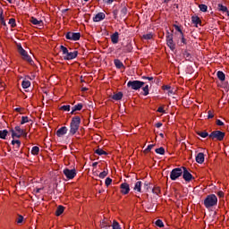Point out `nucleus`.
Listing matches in <instances>:
<instances>
[{
	"label": "nucleus",
	"instance_id": "obj_51",
	"mask_svg": "<svg viewBox=\"0 0 229 229\" xmlns=\"http://www.w3.org/2000/svg\"><path fill=\"white\" fill-rule=\"evenodd\" d=\"M180 37V38H181V43L183 45V46H185L186 44H187V39L185 38V36H183V34H182V36H179Z\"/></svg>",
	"mask_w": 229,
	"mask_h": 229
},
{
	"label": "nucleus",
	"instance_id": "obj_28",
	"mask_svg": "<svg viewBox=\"0 0 229 229\" xmlns=\"http://www.w3.org/2000/svg\"><path fill=\"white\" fill-rule=\"evenodd\" d=\"M141 187H142V182L138 181V182L135 183L134 191H137V192H141Z\"/></svg>",
	"mask_w": 229,
	"mask_h": 229
},
{
	"label": "nucleus",
	"instance_id": "obj_45",
	"mask_svg": "<svg viewBox=\"0 0 229 229\" xmlns=\"http://www.w3.org/2000/svg\"><path fill=\"white\" fill-rule=\"evenodd\" d=\"M0 22L3 26H6V21H4V16H3V11L0 13Z\"/></svg>",
	"mask_w": 229,
	"mask_h": 229
},
{
	"label": "nucleus",
	"instance_id": "obj_53",
	"mask_svg": "<svg viewBox=\"0 0 229 229\" xmlns=\"http://www.w3.org/2000/svg\"><path fill=\"white\" fill-rule=\"evenodd\" d=\"M105 184L106 185V187H108L109 185L112 184V178L107 177L105 181Z\"/></svg>",
	"mask_w": 229,
	"mask_h": 229
},
{
	"label": "nucleus",
	"instance_id": "obj_31",
	"mask_svg": "<svg viewBox=\"0 0 229 229\" xmlns=\"http://www.w3.org/2000/svg\"><path fill=\"white\" fill-rule=\"evenodd\" d=\"M128 13V8H126V6H123L122 9H121V12H120V16L124 18L126 17Z\"/></svg>",
	"mask_w": 229,
	"mask_h": 229
},
{
	"label": "nucleus",
	"instance_id": "obj_56",
	"mask_svg": "<svg viewBox=\"0 0 229 229\" xmlns=\"http://www.w3.org/2000/svg\"><path fill=\"white\" fill-rule=\"evenodd\" d=\"M149 185H151V183H149L148 182H144V189H146L147 191H149Z\"/></svg>",
	"mask_w": 229,
	"mask_h": 229
},
{
	"label": "nucleus",
	"instance_id": "obj_59",
	"mask_svg": "<svg viewBox=\"0 0 229 229\" xmlns=\"http://www.w3.org/2000/svg\"><path fill=\"white\" fill-rule=\"evenodd\" d=\"M216 124H217V126H225V123H223V121H221L219 119L216 120Z\"/></svg>",
	"mask_w": 229,
	"mask_h": 229
},
{
	"label": "nucleus",
	"instance_id": "obj_34",
	"mask_svg": "<svg viewBox=\"0 0 229 229\" xmlns=\"http://www.w3.org/2000/svg\"><path fill=\"white\" fill-rule=\"evenodd\" d=\"M132 49H133V47H131V45L128 44L123 48V53H131Z\"/></svg>",
	"mask_w": 229,
	"mask_h": 229
},
{
	"label": "nucleus",
	"instance_id": "obj_1",
	"mask_svg": "<svg viewBox=\"0 0 229 229\" xmlns=\"http://www.w3.org/2000/svg\"><path fill=\"white\" fill-rule=\"evenodd\" d=\"M80 124H81V118L73 116L70 123V135H76V132L80 130Z\"/></svg>",
	"mask_w": 229,
	"mask_h": 229
},
{
	"label": "nucleus",
	"instance_id": "obj_64",
	"mask_svg": "<svg viewBox=\"0 0 229 229\" xmlns=\"http://www.w3.org/2000/svg\"><path fill=\"white\" fill-rule=\"evenodd\" d=\"M106 4H112L114 3V0H103Z\"/></svg>",
	"mask_w": 229,
	"mask_h": 229
},
{
	"label": "nucleus",
	"instance_id": "obj_57",
	"mask_svg": "<svg viewBox=\"0 0 229 229\" xmlns=\"http://www.w3.org/2000/svg\"><path fill=\"white\" fill-rule=\"evenodd\" d=\"M157 112H159V114H165V110H164V107L163 106H159L157 108Z\"/></svg>",
	"mask_w": 229,
	"mask_h": 229
},
{
	"label": "nucleus",
	"instance_id": "obj_46",
	"mask_svg": "<svg viewBox=\"0 0 229 229\" xmlns=\"http://www.w3.org/2000/svg\"><path fill=\"white\" fill-rule=\"evenodd\" d=\"M107 175H108V170H104L99 174V178H102V179L106 178Z\"/></svg>",
	"mask_w": 229,
	"mask_h": 229
},
{
	"label": "nucleus",
	"instance_id": "obj_24",
	"mask_svg": "<svg viewBox=\"0 0 229 229\" xmlns=\"http://www.w3.org/2000/svg\"><path fill=\"white\" fill-rule=\"evenodd\" d=\"M216 76L220 81H225V80H226V75L222 71H218L216 72Z\"/></svg>",
	"mask_w": 229,
	"mask_h": 229
},
{
	"label": "nucleus",
	"instance_id": "obj_22",
	"mask_svg": "<svg viewBox=\"0 0 229 229\" xmlns=\"http://www.w3.org/2000/svg\"><path fill=\"white\" fill-rule=\"evenodd\" d=\"M30 22L32 24H34V26H42V24H44V22L42 21H38L37 18L35 17H31L30 18Z\"/></svg>",
	"mask_w": 229,
	"mask_h": 229
},
{
	"label": "nucleus",
	"instance_id": "obj_58",
	"mask_svg": "<svg viewBox=\"0 0 229 229\" xmlns=\"http://www.w3.org/2000/svg\"><path fill=\"white\" fill-rule=\"evenodd\" d=\"M214 117V114L212 113V111H208V119H213Z\"/></svg>",
	"mask_w": 229,
	"mask_h": 229
},
{
	"label": "nucleus",
	"instance_id": "obj_27",
	"mask_svg": "<svg viewBox=\"0 0 229 229\" xmlns=\"http://www.w3.org/2000/svg\"><path fill=\"white\" fill-rule=\"evenodd\" d=\"M22 89H30L31 87V82L28 80H24L21 82Z\"/></svg>",
	"mask_w": 229,
	"mask_h": 229
},
{
	"label": "nucleus",
	"instance_id": "obj_19",
	"mask_svg": "<svg viewBox=\"0 0 229 229\" xmlns=\"http://www.w3.org/2000/svg\"><path fill=\"white\" fill-rule=\"evenodd\" d=\"M111 42H113V44L119 43V32L115 31L113 35H111Z\"/></svg>",
	"mask_w": 229,
	"mask_h": 229
},
{
	"label": "nucleus",
	"instance_id": "obj_48",
	"mask_svg": "<svg viewBox=\"0 0 229 229\" xmlns=\"http://www.w3.org/2000/svg\"><path fill=\"white\" fill-rule=\"evenodd\" d=\"M9 24L11 25V28H15V26H17V23L15 22V19L11 18L9 20Z\"/></svg>",
	"mask_w": 229,
	"mask_h": 229
},
{
	"label": "nucleus",
	"instance_id": "obj_63",
	"mask_svg": "<svg viewBox=\"0 0 229 229\" xmlns=\"http://www.w3.org/2000/svg\"><path fill=\"white\" fill-rule=\"evenodd\" d=\"M163 90H171V86L169 85L163 86Z\"/></svg>",
	"mask_w": 229,
	"mask_h": 229
},
{
	"label": "nucleus",
	"instance_id": "obj_55",
	"mask_svg": "<svg viewBox=\"0 0 229 229\" xmlns=\"http://www.w3.org/2000/svg\"><path fill=\"white\" fill-rule=\"evenodd\" d=\"M114 19H117V15H119V10L114 9L113 11Z\"/></svg>",
	"mask_w": 229,
	"mask_h": 229
},
{
	"label": "nucleus",
	"instance_id": "obj_23",
	"mask_svg": "<svg viewBox=\"0 0 229 229\" xmlns=\"http://www.w3.org/2000/svg\"><path fill=\"white\" fill-rule=\"evenodd\" d=\"M112 99L114 101H121L123 99V92L119 91L112 96Z\"/></svg>",
	"mask_w": 229,
	"mask_h": 229
},
{
	"label": "nucleus",
	"instance_id": "obj_32",
	"mask_svg": "<svg viewBox=\"0 0 229 229\" xmlns=\"http://www.w3.org/2000/svg\"><path fill=\"white\" fill-rule=\"evenodd\" d=\"M197 135H199V137H202V139H207V137H209V134L208 132H207V131H197Z\"/></svg>",
	"mask_w": 229,
	"mask_h": 229
},
{
	"label": "nucleus",
	"instance_id": "obj_8",
	"mask_svg": "<svg viewBox=\"0 0 229 229\" xmlns=\"http://www.w3.org/2000/svg\"><path fill=\"white\" fill-rule=\"evenodd\" d=\"M65 38L67 40H72L73 42H76L81 38V34L80 32H67L65 34Z\"/></svg>",
	"mask_w": 229,
	"mask_h": 229
},
{
	"label": "nucleus",
	"instance_id": "obj_52",
	"mask_svg": "<svg viewBox=\"0 0 229 229\" xmlns=\"http://www.w3.org/2000/svg\"><path fill=\"white\" fill-rule=\"evenodd\" d=\"M101 228H105V229H110V225H108L106 224V222L103 221L100 225Z\"/></svg>",
	"mask_w": 229,
	"mask_h": 229
},
{
	"label": "nucleus",
	"instance_id": "obj_11",
	"mask_svg": "<svg viewBox=\"0 0 229 229\" xmlns=\"http://www.w3.org/2000/svg\"><path fill=\"white\" fill-rule=\"evenodd\" d=\"M166 44L171 51H174V49H176V45H174V42L173 41V34H170L169 31H167L166 35Z\"/></svg>",
	"mask_w": 229,
	"mask_h": 229
},
{
	"label": "nucleus",
	"instance_id": "obj_7",
	"mask_svg": "<svg viewBox=\"0 0 229 229\" xmlns=\"http://www.w3.org/2000/svg\"><path fill=\"white\" fill-rule=\"evenodd\" d=\"M10 132L12 133V139H21V134L24 133V129H21V126H15L14 130H10Z\"/></svg>",
	"mask_w": 229,
	"mask_h": 229
},
{
	"label": "nucleus",
	"instance_id": "obj_25",
	"mask_svg": "<svg viewBox=\"0 0 229 229\" xmlns=\"http://www.w3.org/2000/svg\"><path fill=\"white\" fill-rule=\"evenodd\" d=\"M64 210H65V208L64 206H58L55 210V216H62Z\"/></svg>",
	"mask_w": 229,
	"mask_h": 229
},
{
	"label": "nucleus",
	"instance_id": "obj_37",
	"mask_svg": "<svg viewBox=\"0 0 229 229\" xmlns=\"http://www.w3.org/2000/svg\"><path fill=\"white\" fill-rule=\"evenodd\" d=\"M60 49L64 56L69 53V49H67L64 45L60 46Z\"/></svg>",
	"mask_w": 229,
	"mask_h": 229
},
{
	"label": "nucleus",
	"instance_id": "obj_21",
	"mask_svg": "<svg viewBox=\"0 0 229 229\" xmlns=\"http://www.w3.org/2000/svg\"><path fill=\"white\" fill-rule=\"evenodd\" d=\"M11 144L14 147V151H19V148H21V140L13 139Z\"/></svg>",
	"mask_w": 229,
	"mask_h": 229
},
{
	"label": "nucleus",
	"instance_id": "obj_38",
	"mask_svg": "<svg viewBox=\"0 0 229 229\" xmlns=\"http://www.w3.org/2000/svg\"><path fill=\"white\" fill-rule=\"evenodd\" d=\"M143 90V96H148L149 94V86L146 85L142 88Z\"/></svg>",
	"mask_w": 229,
	"mask_h": 229
},
{
	"label": "nucleus",
	"instance_id": "obj_5",
	"mask_svg": "<svg viewBox=\"0 0 229 229\" xmlns=\"http://www.w3.org/2000/svg\"><path fill=\"white\" fill-rule=\"evenodd\" d=\"M225 133L224 131H213L209 134V139H211L212 140H218L219 142H221L225 140Z\"/></svg>",
	"mask_w": 229,
	"mask_h": 229
},
{
	"label": "nucleus",
	"instance_id": "obj_60",
	"mask_svg": "<svg viewBox=\"0 0 229 229\" xmlns=\"http://www.w3.org/2000/svg\"><path fill=\"white\" fill-rule=\"evenodd\" d=\"M217 197H218V198H225V192H223V191H218V192H217Z\"/></svg>",
	"mask_w": 229,
	"mask_h": 229
},
{
	"label": "nucleus",
	"instance_id": "obj_36",
	"mask_svg": "<svg viewBox=\"0 0 229 229\" xmlns=\"http://www.w3.org/2000/svg\"><path fill=\"white\" fill-rule=\"evenodd\" d=\"M39 151H40V148H38V146H35L31 149V155H38Z\"/></svg>",
	"mask_w": 229,
	"mask_h": 229
},
{
	"label": "nucleus",
	"instance_id": "obj_2",
	"mask_svg": "<svg viewBox=\"0 0 229 229\" xmlns=\"http://www.w3.org/2000/svg\"><path fill=\"white\" fill-rule=\"evenodd\" d=\"M204 207L207 208H212V207H217V196L216 194H209L204 199Z\"/></svg>",
	"mask_w": 229,
	"mask_h": 229
},
{
	"label": "nucleus",
	"instance_id": "obj_6",
	"mask_svg": "<svg viewBox=\"0 0 229 229\" xmlns=\"http://www.w3.org/2000/svg\"><path fill=\"white\" fill-rule=\"evenodd\" d=\"M183 174V170L182 167L180 168H174L170 173V179L174 182L180 178Z\"/></svg>",
	"mask_w": 229,
	"mask_h": 229
},
{
	"label": "nucleus",
	"instance_id": "obj_30",
	"mask_svg": "<svg viewBox=\"0 0 229 229\" xmlns=\"http://www.w3.org/2000/svg\"><path fill=\"white\" fill-rule=\"evenodd\" d=\"M182 56L185 58V60H188L189 62H191V58H192V55H191V53H189V51L187 50L182 53Z\"/></svg>",
	"mask_w": 229,
	"mask_h": 229
},
{
	"label": "nucleus",
	"instance_id": "obj_41",
	"mask_svg": "<svg viewBox=\"0 0 229 229\" xmlns=\"http://www.w3.org/2000/svg\"><path fill=\"white\" fill-rule=\"evenodd\" d=\"M142 38H144V40H151V38H153V34L152 33L144 34Z\"/></svg>",
	"mask_w": 229,
	"mask_h": 229
},
{
	"label": "nucleus",
	"instance_id": "obj_12",
	"mask_svg": "<svg viewBox=\"0 0 229 229\" xmlns=\"http://www.w3.org/2000/svg\"><path fill=\"white\" fill-rule=\"evenodd\" d=\"M78 57V51L75 50L73 52H69L67 55H64V60H74V58Z\"/></svg>",
	"mask_w": 229,
	"mask_h": 229
},
{
	"label": "nucleus",
	"instance_id": "obj_15",
	"mask_svg": "<svg viewBox=\"0 0 229 229\" xmlns=\"http://www.w3.org/2000/svg\"><path fill=\"white\" fill-rule=\"evenodd\" d=\"M105 17L106 16L104 13H98L93 17V22H101V21H104Z\"/></svg>",
	"mask_w": 229,
	"mask_h": 229
},
{
	"label": "nucleus",
	"instance_id": "obj_49",
	"mask_svg": "<svg viewBox=\"0 0 229 229\" xmlns=\"http://www.w3.org/2000/svg\"><path fill=\"white\" fill-rule=\"evenodd\" d=\"M153 194H160V187L152 188Z\"/></svg>",
	"mask_w": 229,
	"mask_h": 229
},
{
	"label": "nucleus",
	"instance_id": "obj_44",
	"mask_svg": "<svg viewBox=\"0 0 229 229\" xmlns=\"http://www.w3.org/2000/svg\"><path fill=\"white\" fill-rule=\"evenodd\" d=\"M174 28L176 30V31H178L179 36H180V37H182L183 31H182V29L180 28V26L174 24Z\"/></svg>",
	"mask_w": 229,
	"mask_h": 229
},
{
	"label": "nucleus",
	"instance_id": "obj_26",
	"mask_svg": "<svg viewBox=\"0 0 229 229\" xmlns=\"http://www.w3.org/2000/svg\"><path fill=\"white\" fill-rule=\"evenodd\" d=\"M8 130H2L0 131V139H3V140H6V137H8Z\"/></svg>",
	"mask_w": 229,
	"mask_h": 229
},
{
	"label": "nucleus",
	"instance_id": "obj_43",
	"mask_svg": "<svg viewBox=\"0 0 229 229\" xmlns=\"http://www.w3.org/2000/svg\"><path fill=\"white\" fill-rule=\"evenodd\" d=\"M112 227L113 229H121V225H119V222L114 220Z\"/></svg>",
	"mask_w": 229,
	"mask_h": 229
},
{
	"label": "nucleus",
	"instance_id": "obj_14",
	"mask_svg": "<svg viewBox=\"0 0 229 229\" xmlns=\"http://www.w3.org/2000/svg\"><path fill=\"white\" fill-rule=\"evenodd\" d=\"M67 131H69V129L66 126H63L56 131V135L58 137H64V135L67 134Z\"/></svg>",
	"mask_w": 229,
	"mask_h": 229
},
{
	"label": "nucleus",
	"instance_id": "obj_4",
	"mask_svg": "<svg viewBox=\"0 0 229 229\" xmlns=\"http://www.w3.org/2000/svg\"><path fill=\"white\" fill-rule=\"evenodd\" d=\"M144 85H146V82L140 81H129L127 82V87L131 90H140Z\"/></svg>",
	"mask_w": 229,
	"mask_h": 229
},
{
	"label": "nucleus",
	"instance_id": "obj_42",
	"mask_svg": "<svg viewBox=\"0 0 229 229\" xmlns=\"http://www.w3.org/2000/svg\"><path fill=\"white\" fill-rule=\"evenodd\" d=\"M60 110H64V112H71V106L66 105L60 107Z\"/></svg>",
	"mask_w": 229,
	"mask_h": 229
},
{
	"label": "nucleus",
	"instance_id": "obj_29",
	"mask_svg": "<svg viewBox=\"0 0 229 229\" xmlns=\"http://www.w3.org/2000/svg\"><path fill=\"white\" fill-rule=\"evenodd\" d=\"M217 9H218L219 12H225L226 13H228V12H229L228 7L223 5V4H218Z\"/></svg>",
	"mask_w": 229,
	"mask_h": 229
},
{
	"label": "nucleus",
	"instance_id": "obj_39",
	"mask_svg": "<svg viewBox=\"0 0 229 229\" xmlns=\"http://www.w3.org/2000/svg\"><path fill=\"white\" fill-rule=\"evenodd\" d=\"M199 8L200 12H207V10H208V6H207V4H200L199 5Z\"/></svg>",
	"mask_w": 229,
	"mask_h": 229
},
{
	"label": "nucleus",
	"instance_id": "obj_17",
	"mask_svg": "<svg viewBox=\"0 0 229 229\" xmlns=\"http://www.w3.org/2000/svg\"><path fill=\"white\" fill-rule=\"evenodd\" d=\"M82 108H83V104L79 103L75 105L74 106L72 107V111H71L72 115L74 114V112H80V110H81Z\"/></svg>",
	"mask_w": 229,
	"mask_h": 229
},
{
	"label": "nucleus",
	"instance_id": "obj_13",
	"mask_svg": "<svg viewBox=\"0 0 229 229\" xmlns=\"http://www.w3.org/2000/svg\"><path fill=\"white\" fill-rule=\"evenodd\" d=\"M122 194H128L130 192V184L123 182L120 186Z\"/></svg>",
	"mask_w": 229,
	"mask_h": 229
},
{
	"label": "nucleus",
	"instance_id": "obj_50",
	"mask_svg": "<svg viewBox=\"0 0 229 229\" xmlns=\"http://www.w3.org/2000/svg\"><path fill=\"white\" fill-rule=\"evenodd\" d=\"M155 148V144H150L147 147V148L144 150L145 153H148V151H151Z\"/></svg>",
	"mask_w": 229,
	"mask_h": 229
},
{
	"label": "nucleus",
	"instance_id": "obj_18",
	"mask_svg": "<svg viewBox=\"0 0 229 229\" xmlns=\"http://www.w3.org/2000/svg\"><path fill=\"white\" fill-rule=\"evenodd\" d=\"M191 22L196 25V28H198V24L201 26V19H199L198 15L191 16Z\"/></svg>",
	"mask_w": 229,
	"mask_h": 229
},
{
	"label": "nucleus",
	"instance_id": "obj_33",
	"mask_svg": "<svg viewBox=\"0 0 229 229\" xmlns=\"http://www.w3.org/2000/svg\"><path fill=\"white\" fill-rule=\"evenodd\" d=\"M155 152L157 155H165V148H164L163 147L156 148Z\"/></svg>",
	"mask_w": 229,
	"mask_h": 229
},
{
	"label": "nucleus",
	"instance_id": "obj_20",
	"mask_svg": "<svg viewBox=\"0 0 229 229\" xmlns=\"http://www.w3.org/2000/svg\"><path fill=\"white\" fill-rule=\"evenodd\" d=\"M114 64L115 65L116 69H125L124 64L119 59H114Z\"/></svg>",
	"mask_w": 229,
	"mask_h": 229
},
{
	"label": "nucleus",
	"instance_id": "obj_9",
	"mask_svg": "<svg viewBox=\"0 0 229 229\" xmlns=\"http://www.w3.org/2000/svg\"><path fill=\"white\" fill-rule=\"evenodd\" d=\"M63 173L68 180H72L76 176V169L64 168Z\"/></svg>",
	"mask_w": 229,
	"mask_h": 229
},
{
	"label": "nucleus",
	"instance_id": "obj_3",
	"mask_svg": "<svg viewBox=\"0 0 229 229\" xmlns=\"http://www.w3.org/2000/svg\"><path fill=\"white\" fill-rule=\"evenodd\" d=\"M17 49H18V53L22 56L23 60H25V62L30 63V65H33V59H31V56L28 55V52L24 50V48L22 47V45L17 44Z\"/></svg>",
	"mask_w": 229,
	"mask_h": 229
},
{
	"label": "nucleus",
	"instance_id": "obj_61",
	"mask_svg": "<svg viewBox=\"0 0 229 229\" xmlns=\"http://www.w3.org/2000/svg\"><path fill=\"white\" fill-rule=\"evenodd\" d=\"M21 137L23 139H27L28 138V132H26V130H23V133L21 134Z\"/></svg>",
	"mask_w": 229,
	"mask_h": 229
},
{
	"label": "nucleus",
	"instance_id": "obj_47",
	"mask_svg": "<svg viewBox=\"0 0 229 229\" xmlns=\"http://www.w3.org/2000/svg\"><path fill=\"white\" fill-rule=\"evenodd\" d=\"M26 123H30V118L28 116H22L21 124H26Z\"/></svg>",
	"mask_w": 229,
	"mask_h": 229
},
{
	"label": "nucleus",
	"instance_id": "obj_16",
	"mask_svg": "<svg viewBox=\"0 0 229 229\" xmlns=\"http://www.w3.org/2000/svg\"><path fill=\"white\" fill-rule=\"evenodd\" d=\"M195 160L198 164H203V162H205V154H203L202 152H199L196 157Z\"/></svg>",
	"mask_w": 229,
	"mask_h": 229
},
{
	"label": "nucleus",
	"instance_id": "obj_40",
	"mask_svg": "<svg viewBox=\"0 0 229 229\" xmlns=\"http://www.w3.org/2000/svg\"><path fill=\"white\" fill-rule=\"evenodd\" d=\"M156 226L159 228H164V222L161 219H157L155 223Z\"/></svg>",
	"mask_w": 229,
	"mask_h": 229
},
{
	"label": "nucleus",
	"instance_id": "obj_54",
	"mask_svg": "<svg viewBox=\"0 0 229 229\" xmlns=\"http://www.w3.org/2000/svg\"><path fill=\"white\" fill-rule=\"evenodd\" d=\"M22 221H24V216H22V215H19L18 219H17L18 225H21L22 223Z\"/></svg>",
	"mask_w": 229,
	"mask_h": 229
},
{
	"label": "nucleus",
	"instance_id": "obj_10",
	"mask_svg": "<svg viewBox=\"0 0 229 229\" xmlns=\"http://www.w3.org/2000/svg\"><path fill=\"white\" fill-rule=\"evenodd\" d=\"M182 178H183V180H185L188 182H191V180H194V176H192L191 174V172H189L187 167L182 166Z\"/></svg>",
	"mask_w": 229,
	"mask_h": 229
},
{
	"label": "nucleus",
	"instance_id": "obj_35",
	"mask_svg": "<svg viewBox=\"0 0 229 229\" xmlns=\"http://www.w3.org/2000/svg\"><path fill=\"white\" fill-rule=\"evenodd\" d=\"M95 153L97 155H99V157H101L102 155H108V153L102 148H98L97 150H95Z\"/></svg>",
	"mask_w": 229,
	"mask_h": 229
},
{
	"label": "nucleus",
	"instance_id": "obj_62",
	"mask_svg": "<svg viewBox=\"0 0 229 229\" xmlns=\"http://www.w3.org/2000/svg\"><path fill=\"white\" fill-rule=\"evenodd\" d=\"M141 78H142V80H148V81H153V77L142 76Z\"/></svg>",
	"mask_w": 229,
	"mask_h": 229
}]
</instances>
